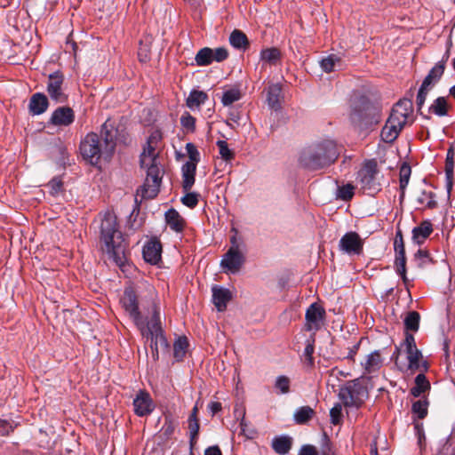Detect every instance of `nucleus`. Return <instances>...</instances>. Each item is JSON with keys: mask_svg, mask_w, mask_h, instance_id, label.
Listing matches in <instances>:
<instances>
[{"mask_svg": "<svg viewBox=\"0 0 455 455\" xmlns=\"http://www.w3.org/2000/svg\"><path fill=\"white\" fill-rule=\"evenodd\" d=\"M176 428V422L171 416H166L164 418V423L160 430L162 436L168 440L174 434Z\"/></svg>", "mask_w": 455, "mask_h": 455, "instance_id": "de8ad7c7", "label": "nucleus"}, {"mask_svg": "<svg viewBox=\"0 0 455 455\" xmlns=\"http://www.w3.org/2000/svg\"><path fill=\"white\" fill-rule=\"evenodd\" d=\"M413 110L412 101L409 99L400 100L392 108L390 117L406 124Z\"/></svg>", "mask_w": 455, "mask_h": 455, "instance_id": "f3484780", "label": "nucleus"}, {"mask_svg": "<svg viewBox=\"0 0 455 455\" xmlns=\"http://www.w3.org/2000/svg\"><path fill=\"white\" fill-rule=\"evenodd\" d=\"M152 300H156L159 304L157 297L153 290L150 292V299L148 301L147 307L143 306L145 315H142L139 307V298L134 289L132 287L125 288L124 295L121 298V304L125 313L129 315L137 328L149 321L150 312L148 313V307H150Z\"/></svg>", "mask_w": 455, "mask_h": 455, "instance_id": "423d86ee", "label": "nucleus"}, {"mask_svg": "<svg viewBox=\"0 0 455 455\" xmlns=\"http://www.w3.org/2000/svg\"><path fill=\"white\" fill-rule=\"evenodd\" d=\"M149 321L138 327L143 337L150 340L151 356L154 361L159 359V348L168 349L169 344L161 324L160 306L152 300L148 307Z\"/></svg>", "mask_w": 455, "mask_h": 455, "instance_id": "20e7f679", "label": "nucleus"}, {"mask_svg": "<svg viewBox=\"0 0 455 455\" xmlns=\"http://www.w3.org/2000/svg\"><path fill=\"white\" fill-rule=\"evenodd\" d=\"M182 172V188L185 192H188L196 180V166L194 163H185L181 167Z\"/></svg>", "mask_w": 455, "mask_h": 455, "instance_id": "5701e85b", "label": "nucleus"}, {"mask_svg": "<svg viewBox=\"0 0 455 455\" xmlns=\"http://www.w3.org/2000/svg\"><path fill=\"white\" fill-rule=\"evenodd\" d=\"M444 73L443 62H437L424 78L421 85L431 89L442 78Z\"/></svg>", "mask_w": 455, "mask_h": 455, "instance_id": "b1692460", "label": "nucleus"}, {"mask_svg": "<svg viewBox=\"0 0 455 455\" xmlns=\"http://www.w3.org/2000/svg\"><path fill=\"white\" fill-rule=\"evenodd\" d=\"M216 145L219 148L221 158L226 162H230L235 158V153L228 148V144L225 140H218Z\"/></svg>", "mask_w": 455, "mask_h": 455, "instance_id": "09e8293b", "label": "nucleus"}, {"mask_svg": "<svg viewBox=\"0 0 455 455\" xmlns=\"http://www.w3.org/2000/svg\"><path fill=\"white\" fill-rule=\"evenodd\" d=\"M165 221L175 232H181L184 229L185 221L175 209H170L165 212Z\"/></svg>", "mask_w": 455, "mask_h": 455, "instance_id": "a878e982", "label": "nucleus"}, {"mask_svg": "<svg viewBox=\"0 0 455 455\" xmlns=\"http://www.w3.org/2000/svg\"><path fill=\"white\" fill-rule=\"evenodd\" d=\"M363 379V376H361L339 387L338 395L345 407L360 408L367 399L368 389Z\"/></svg>", "mask_w": 455, "mask_h": 455, "instance_id": "0eeeda50", "label": "nucleus"}, {"mask_svg": "<svg viewBox=\"0 0 455 455\" xmlns=\"http://www.w3.org/2000/svg\"><path fill=\"white\" fill-rule=\"evenodd\" d=\"M354 190H355V187L353 185H351V184L344 185V186L339 188L338 196H339V198H340L344 201H348V200L352 199V197L354 196Z\"/></svg>", "mask_w": 455, "mask_h": 455, "instance_id": "603ef678", "label": "nucleus"}, {"mask_svg": "<svg viewBox=\"0 0 455 455\" xmlns=\"http://www.w3.org/2000/svg\"><path fill=\"white\" fill-rule=\"evenodd\" d=\"M331 422L339 425L342 420V405L336 403L330 411Z\"/></svg>", "mask_w": 455, "mask_h": 455, "instance_id": "6e6d98bb", "label": "nucleus"}, {"mask_svg": "<svg viewBox=\"0 0 455 455\" xmlns=\"http://www.w3.org/2000/svg\"><path fill=\"white\" fill-rule=\"evenodd\" d=\"M315 411L309 406L299 407L294 413V420L297 424H306L314 416Z\"/></svg>", "mask_w": 455, "mask_h": 455, "instance_id": "a19ab883", "label": "nucleus"}, {"mask_svg": "<svg viewBox=\"0 0 455 455\" xmlns=\"http://www.w3.org/2000/svg\"><path fill=\"white\" fill-rule=\"evenodd\" d=\"M281 59V52L275 48H267L260 52V60L270 65H276Z\"/></svg>", "mask_w": 455, "mask_h": 455, "instance_id": "c9c22d12", "label": "nucleus"}, {"mask_svg": "<svg viewBox=\"0 0 455 455\" xmlns=\"http://www.w3.org/2000/svg\"><path fill=\"white\" fill-rule=\"evenodd\" d=\"M403 345L405 347L408 368L411 371H427L428 363L423 360L421 351L417 347L415 338L412 333L405 332Z\"/></svg>", "mask_w": 455, "mask_h": 455, "instance_id": "9d476101", "label": "nucleus"}, {"mask_svg": "<svg viewBox=\"0 0 455 455\" xmlns=\"http://www.w3.org/2000/svg\"><path fill=\"white\" fill-rule=\"evenodd\" d=\"M378 173V163L375 159L366 161L358 172L361 188L368 195H374L381 189L376 177Z\"/></svg>", "mask_w": 455, "mask_h": 455, "instance_id": "6e6552de", "label": "nucleus"}, {"mask_svg": "<svg viewBox=\"0 0 455 455\" xmlns=\"http://www.w3.org/2000/svg\"><path fill=\"white\" fill-rule=\"evenodd\" d=\"M213 61L221 62L228 58V51L224 47L212 49Z\"/></svg>", "mask_w": 455, "mask_h": 455, "instance_id": "680f3d73", "label": "nucleus"}, {"mask_svg": "<svg viewBox=\"0 0 455 455\" xmlns=\"http://www.w3.org/2000/svg\"><path fill=\"white\" fill-rule=\"evenodd\" d=\"M429 91H430L429 88L420 85L419 90L417 94V99H416V105H417V108H418L419 112L421 110L422 107L424 106L427 93Z\"/></svg>", "mask_w": 455, "mask_h": 455, "instance_id": "bf43d9fd", "label": "nucleus"}, {"mask_svg": "<svg viewBox=\"0 0 455 455\" xmlns=\"http://www.w3.org/2000/svg\"><path fill=\"white\" fill-rule=\"evenodd\" d=\"M411 174V168L407 163H403L399 171L400 181V199L403 200L405 195V189L408 186L410 177Z\"/></svg>", "mask_w": 455, "mask_h": 455, "instance_id": "473e14b6", "label": "nucleus"}, {"mask_svg": "<svg viewBox=\"0 0 455 455\" xmlns=\"http://www.w3.org/2000/svg\"><path fill=\"white\" fill-rule=\"evenodd\" d=\"M299 455H317V451L315 446L305 444L300 448Z\"/></svg>", "mask_w": 455, "mask_h": 455, "instance_id": "338daca9", "label": "nucleus"}, {"mask_svg": "<svg viewBox=\"0 0 455 455\" xmlns=\"http://www.w3.org/2000/svg\"><path fill=\"white\" fill-rule=\"evenodd\" d=\"M56 77V73L51 74L49 76V84L47 86L48 92L50 96L56 100L57 99V82L53 81V79Z\"/></svg>", "mask_w": 455, "mask_h": 455, "instance_id": "0e129e2a", "label": "nucleus"}, {"mask_svg": "<svg viewBox=\"0 0 455 455\" xmlns=\"http://www.w3.org/2000/svg\"><path fill=\"white\" fill-rule=\"evenodd\" d=\"M199 429V420L188 421L190 455H193V449L197 443Z\"/></svg>", "mask_w": 455, "mask_h": 455, "instance_id": "a18cd8bd", "label": "nucleus"}, {"mask_svg": "<svg viewBox=\"0 0 455 455\" xmlns=\"http://www.w3.org/2000/svg\"><path fill=\"white\" fill-rule=\"evenodd\" d=\"M180 124L188 132H194L196 130V118L188 112H185L181 116Z\"/></svg>", "mask_w": 455, "mask_h": 455, "instance_id": "8fccbe9b", "label": "nucleus"}, {"mask_svg": "<svg viewBox=\"0 0 455 455\" xmlns=\"http://www.w3.org/2000/svg\"><path fill=\"white\" fill-rule=\"evenodd\" d=\"M433 231L432 222L429 220H425L421 221L419 225L413 228L411 231V240L415 244L420 246L430 236Z\"/></svg>", "mask_w": 455, "mask_h": 455, "instance_id": "6ab92c4d", "label": "nucleus"}, {"mask_svg": "<svg viewBox=\"0 0 455 455\" xmlns=\"http://www.w3.org/2000/svg\"><path fill=\"white\" fill-rule=\"evenodd\" d=\"M212 301L219 312H223L227 309L228 302L233 299L232 291L225 287L220 285H213L212 287Z\"/></svg>", "mask_w": 455, "mask_h": 455, "instance_id": "dca6fc26", "label": "nucleus"}, {"mask_svg": "<svg viewBox=\"0 0 455 455\" xmlns=\"http://www.w3.org/2000/svg\"><path fill=\"white\" fill-rule=\"evenodd\" d=\"M186 150L189 158L187 163H194V165L197 166V164L200 162V153L195 144L191 142L187 143Z\"/></svg>", "mask_w": 455, "mask_h": 455, "instance_id": "3c124183", "label": "nucleus"}, {"mask_svg": "<svg viewBox=\"0 0 455 455\" xmlns=\"http://www.w3.org/2000/svg\"><path fill=\"white\" fill-rule=\"evenodd\" d=\"M244 261V256L240 250H235V247L229 248L223 255L220 267L227 274H236L241 269Z\"/></svg>", "mask_w": 455, "mask_h": 455, "instance_id": "ddd939ff", "label": "nucleus"}, {"mask_svg": "<svg viewBox=\"0 0 455 455\" xmlns=\"http://www.w3.org/2000/svg\"><path fill=\"white\" fill-rule=\"evenodd\" d=\"M320 455H335L331 440L325 433L321 442Z\"/></svg>", "mask_w": 455, "mask_h": 455, "instance_id": "864d4df0", "label": "nucleus"}, {"mask_svg": "<svg viewBox=\"0 0 455 455\" xmlns=\"http://www.w3.org/2000/svg\"><path fill=\"white\" fill-rule=\"evenodd\" d=\"M12 431V425L6 420L0 419V435H7Z\"/></svg>", "mask_w": 455, "mask_h": 455, "instance_id": "774afa93", "label": "nucleus"}, {"mask_svg": "<svg viewBox=\"0 0 455 455\" xmlns=\"http://www.w3.org/2000/svg\"><path fill=\"white\" fill-rule=\"evenodd\" d=\"M326 311L324 307L317 303H312L306 310L304 328L307 331H313L314 335L324 324Z\"/></svg>", "mask_w": 455, "mask_h": 455, "instance_id": "9b49d317", "label": "nucleus"}, {"mask_svg": "<svg viewBox=\"0 0 455 455\" xmlns=\"http://www.w3.org/2000/svg\"><path fill=\"white\" fill-rule=\"evenodd\" d=\"M162 244L160 241L152 239L148 242L143 248L144 259L153 265L161 260Z\"/></svg>", "mask_w": 455, "mask_h": 455, "instance_id": "aec40b11", "label": "nucleus"}, {"mask_svg": "<svg viewBox=\"0 0 455 455\" xmlns=\"http://www.w3.org/2000/svg\"><path fill=\"white\" fill-rule=\"evenodd\" d=\"M208 100V95L203 91L193 90L187 98L188 108L194 109L199 108Z\"/></svg>", "mask_w": 455, "mask_h": 455, "instance_id": "2f4dec72", "label": "nucleus"}, {"mask_svg": "<svg viewBox=\"0 0 455 455\" xmlns=\"http://www.w3.org/2000/svg\"><path fill=\"white\" fill-rule=\"evenodd\" d=\"M404 126L405 124L389 116L381 130V140L386 143H393L397 139Z\"/></svg>", "mask_w": 455, "mask_h": 455, "instance_id": "a211bd4d", "label": "nucleus"}, {"mask_svg": "<svg viewBox=\"0 0 455 455\" xmlns=\"http://www.w3.org/2000/svg\"><path fill=\"white\" fill-rule=\"evenodd\" d=\"M428 405L427 398L417 400L411 405V412L417 419H423L427 416Z\"/></svg>", "mask_w": 455, "mask_h": 455, "instance_id": "72a5a7b5", "label": "nucleus"}, {"mask_svg": "<svg viewBox=\"0 0 455 455\" xmlns=\"http://www.w3.org/2000/svg\"><path fill=\"white\" fill-rule=\"evenodd\" d=\"M48 104V99L44 94L40 92L35 93L29 100V112L32 115H41L47 109Z\"/></svg>", "mask_w": 455, "mask_h": 455, "instance_id": "4be33fe9", "label": "nucleus"}, {"mask_svg": "<svg viewBox=\"0 0 455 455\" xmlns=\"http://www.w3.org/2000/svg\"><path fill=\"white\" fill-rule=\"evenodd\" d=\"M282 86L279 84H273L267 88V101L270 108L278 109L281 107Z\"/></svg>", "mask_w": 455, "mask_h": 455, "instance_id": "cd10ccee", "label": "nucleus"}, {"mask_svg": "<svg viewBox=\"0 0 455 455\" xmlns=\"http://www.w3.org/2000/svg\"><path fill=\"white\" fill-rule=\"evenodd\" d=\"M340 62H341V60L339 57H338L335 54H331L328 57L323 58L321 60L320 64H321V68H323V71L330 73V72L334 71L335 67L337 65H339Z\"/></svg>", "mask_w": 455, "mask_h": 455, "instance_id": "49530a36", "label": "nucleus"}, {"mask_svg": "<svg viewBox=\"0 0 455 455\" xmlns=\"http://www.w3.org/2000/svg\"><path fill=\"white\" fill-rule=\"evenodd\" d=\"M188 347L187 337L180 336L173 344V356L177 361H182Z\"/></svg>", "mask_w": 455, "mask_h": 455, "instance_id": "f704fd0d", "label": "nucleus"}, {"mask_svg": "<svg viewBox=\"0 0 455 455\" xmlns=\"http://www.w3.org/2000/svg\"><path fill=\"white\" fill-rule=\"evenodd\" d=\"M242 98L241 91L238 88H232L224 92L221 102L224 106H229Z\"/></svg>", "mask_w": 455, "mask_h": 455, "instance_id": "c03bdc74", "label": "nucleus"}, {"mask_svg": "<svg viewBox=\"0 0 455 455\" xmlns=\"http://www.w3.org/2000/svg\"><path fill=\"white\" fill-rule=\"evenodd\" d=\"M383 365V358L379 350H375L369 354L362 366L365 374H371L378 371Z\"/></svg>", "mask_w": 455, "mask_h": 455, "instance_id": "412c9836", "label": "nucleus"}, {"mask_svg": "<svg viewBox=\"0 0 455 455\" xmlns=\"http://www.w3.org/2000/svg\"><path fill=\"white\" fill-rule=\"evenodd\" d=\"M118 129L115 121L107 119L102 124L100 135L96 132L88 133L80 143V152L84 159L96 165L100 159H109L115 152Z\"/></svg>", "mask_w": 455, "mask_h": 455, "instance_id": "f257e3e1", "label": "nucleus"}, {"mask_svg": "<svg viewBox=\"0 0 455 455\" xmlns=\"http://www.w3.org/2000/svg\"><path fill=\"white\" fill-rule=\"evenodd\" d=\"M275 387L280 390L282 394H287L290 391V379L286 376L277 377Z\"/></svg>", "mask_w": 455, "mask_h": 455, "instance_id": "13d9d810", "label": "nucleus"}, {"mask_svg": "<svg viewBox=\"0 0 455 455\" xmlns=\"http://www.w3.org/2000/svg\"><path fill=\"white\" fill-rule=\"evenodd\" d=\"M416 202L419 205L425 209H435L438 206L436 201V195L433 191L422 190L416 198Z\"/></svg>", "mask_w": 455, "mask_h": 455, "instance_id": "bb28decb", "label": "nucleus"}, {"mask_svg": "<svg viewBox=\"0 0 455 455\" xmlns=\"http://www.w3.org/2000/svg\"><path fill=\"white\" fill-rule=\"evenodd\" d=\"M148 165L141 166L147 168V177L142 186V196L144 198H155L159 193L162 183V171L157 161L148 162Z\"/></svg>", "mask_w": 455, "mask_h": 455, "instance_id": "1a4fd4ad", "label": "nucleus"}, {"mask_svg": "<svg viewBox=\"0 0 455 455\" xmlns=\"http://www.w3.org/2000/svg\"><path fill=\"white\" fill-rule=\"evenodd\" d=\"M339 249L350 255H360L363 250V241L356 232H347L339 240Z\"/></svg>", "mask_w": 455, "mask_h": 455, "instance_id": "2eb2a0df", "label": "nucleus"}, {"mask_svg": "<svg viewBox=\"0 0 455 455\" xmlns=\"http://www.w3.org/2000/svg\"><path fill=\"white\" fill-rule=\"evenodd\" d=\"M199 195L195 192L187 193L182 198L181 203L187 207L193 209L198 204Z\"/></svg>", "mask_w": 455, "mask_h": 455, "instance_id": "4d7b16f0", "label": "nucleus"}, {"mask_svg": "<svg viewBox=\"0 0 455 455\" xmlns=\"http://www.w3.org/2000/svg\"><path fill=\"white\" fill-rule=\"evenodd\" d=\"M339 155L336 143L331 140H324L305 148L300 152L299 162L306 169L318 170L333 164Z\"/></svg>", "mask_w": 455, "mask_h": 455, "instance_id": "7ed1b4c3", "label": "nucleus"}, {"mask_svg": "<svg viewBox=\"0 0 455 455\" xmlns=\"http://www.w3.org/2000/svg\"><path fill=\"white\" fill-rule=\"evenodd\" d=\"M380 116V108L368 97L360 95L351 100L349 119L354 126L367 129L379 124Z\"/></svg>", "mask_w": 455, "mask_h": 455, "instance_id": "39448f33", "label": "nucleus"}, {"mask_svg": "<svg viewBox=\"0 0 455 455\" xmlns=\"http://www.w3.org/2000/svg\"><path fill=\"white\" fill-rule=\"evenodd\" d=\"M422 371L415 378V386L411 388L410 393L414 397H419L422 393L430 389V383Z\"/></svg>", "mask_w": 455, "mask_h": 455, "instance_id": "7c9ffc66", "label": "nucleus"}, {"mask_svg": "<svg viewBox=\"0 0 455 455\" xmlns=\"http://www.w3.org/2000/svg\"><path fill=\"white\" fill-rule=\"evenodd\" d=\"M75 121V112L69 107H59V127L69 126Z\"/></svg>", "mask_w": 455, "mask_h": 455, "instance_id": "58836bf2", "label": "nucleus"}, {"mask_svg": "<svg viewBox=\"0 0 455 455\" xmlns=\"http://www.w3.org/2000/svg\"><path fill=\"white\" fill-rule=\"evenodd\" d=\"M314 351H315V339L312 338L311 339L307 340L306 347H305L304 353H303L306 360L307 361V363L310 366L314 365V357H313Z\"/></svg>", "mask_w": 455, "mask_h": 455, "instance_id": "5fc2aeb1", "label": "nucleus"}, {"mask_svg": "<svg viewBox=\"0 0 455 455\" xmlns=\"http://www.w3.org/2000/svg\"><path fill=\"white\" fill-rule=\"evenodd\" d=\"M394 250H395V267L398 275L401 276L403 283H406L408 281L406 273V254L405 246L402 231L399 229L395 233L394 240Z\"/></svg>", "mask_w": 455, "mask_h": 455, "instance_id": "f8f14e48", "label": "nucleus"}, {"mask_svg": "<svg viewBox=\"0 0 455 455\" xmlns=\"http://www.w3.org/2000/svg\"><path fill=\"white\" fill-rule=\"evenodd\" d=\"M413 260L419 267H425L426 266L434 263V260L427 250L419 249L413 255Z\"/></svg>", "mask_w": 455, "mask_h": 455, "instance_id": "37998d69", "label": "nucleus"}, {"mask_svg": "<svg viewBox=\"0 0 455 455\" xmlns=\"http://www.w3.org/2000/svg\"><path fill=\"white\" fill-rule=\"evenodd\" d=\"M212 57V49L209 47H204L198 51L195 57V60L197 66L205 67L211 65L213 62Z\"/></svg>", "mask_w": 455, "mask_h": 455, "instance_id": "ea45409f", "label": "nucleus"}, {"mask_svg": "<svg viewBox=\"0 0 455 455\" xmlns=\"http://www.w3.org/2000/svg\"><path fill=\"white\" fill-rule=\"evenodd\" d=\"M229 43L234 48L239 50H246L250 45L247 36L243 31L238 29H235L230 34Z\"/></svg>", "mask_w": 455, "mask_h": 455, "instance_id": "c756f323", "label": "nucleus"}, {"mask_svg": "<svg viewBox=\"0 0 455 455\" xmlns=\"http://www.w3.org/2000/svg\"><path fill=\"white\" fill-rule=\"evenodd\" d=\"M272 449L279 455L289 453L292 446V438L288 435H278L272 440Z\"/></svg>", "mask_w": 455, "mask_h": 455, "instance_id": "393cba45", "label": "nucleus"}, {"mask_svg": "<svg viewBox=\"0 0 455 455\" xmlns=\"http://www.w3.org/2000/svg\"><path fill=\"white\" fill-rule=\"evenodd\" d=\"M241 433L248 439H252L256 435V431L254 428L249 427L248 423L244 419H242L240 422Z\"/></svg>", "mask_w": 455, "mask_h": 455, "instance_id": "e2e57ef3", "label": "nucleus"}, {"mask_svg": "<svg viewBox=\"0 0 455 455\" xmlns=\"http://www.w3.org/2000/svg\"><path fill=\"white\" fill-rule=\"evenodd\" d=\"M100 243L109 258L124 270L128 262V243L120 231L117 218L113 212H106L101 220Z\"/></svg>", "mask_w": 455, "mask_h": 455, "instance_id": "f03ea898", "label": "nucleus"}, {"mask_svg": "<svg viewBox=\"0 0 455 455\" xmlns=\"http://www.w3.org/2000/svg\"><path fill=\"white\" fill-rule=\"evenodd\" d=\"M413 425H414L415 435L418 438V443L420 447H422L423 441H425V432H424L423 423L416 420V419L414 418Z\"/></svg>", "mask_w": 455, "mask_h": 455, "instance_id": "052dcab7", "label": "nucleus"}, {"mask_svg": "<svg viewBox=\"0 0 455 455\" xmlns=\"http://www.w3.org/2000/svg\"><path fill=\"white\" fill-rule=\"evenodd\" d=\"M454 156L455 152L452 148H450L447 151L445 159L446 186L449 191L452 188V180L454 175Z\"/></svg>", "mask_w": 455, "mask_h": 455, "instance_id": "c85d7f7f", "label": "nucleus"}, {"mask_svg": "<svg viewBox=\"0 0 455 455\" xmlns=\"http://www.w3.org/2000/svg\"><path fill=\"white\" fill-rule=\"evenodd\" d=\"M429 112L438 116L448 115V103L444 97L436 98L429 107Z\"/></svg>", "mask_w": 455, "mask_h": 455, "instance_id": "4c0bfd02", "label": "nucleus"}, {"mask_svg": "<svg viewBox=\"0 0 455 455\" xmlns=\"http://www.w3.org/2000/svg\"><path fill=\"white\" fill-rule=\"evenodd\" d=\"M156 146L151 143L147 142V147L143 149V152L140 155V165H148V162H156L157 161V154L156 153Z\"/></svg>", "mask_w": 455, "mask_h": 455, "instance_id": "79ce46f5", "label": "nucleus"}, {"mask_svg": "<svg viewBox=\"0 0 455 455\" xmlns=\"http://www.w3.org/2000/svg\"><path fill=\"white\" fill-rule=\"evenodd\" d=\"M132 405L134 413L139 417L150 415L156 408L150 394L145 389L138 391L133 399Z\"/></svg>", "mask_w": 455, "mask_h": 455, "instance_id": "4468645a", "label": "nucleus"}, {"mask_svg": "<svg viewBox=\"0 0 455 455\" xmlns=\"http://www.w3.org/2000/svg\"><path fill=\"white\" fill-rule=\"evenodd\" d=\"M420 315L417 311H410L404 318L406 332H417L419 328Z\"/></svg>", "mask_w": 455, "mask_h": 455, "instance_id": "e433bc0d", "label": "nucleus"}, {"mask_svg": "<svg viewBox=\"0 0 455 455\" xmlns=\"http://www.w3.org/2000/svg\"><path fill=\"white\" fill-rule=\"evenodd\" d=\"M162 132L160 130H155L151 132L147 142L151 143L157 146V144L162 140Z\"/></svg>", "mask_w": 455, "mask_h": 455, "instance_id": "69168bd1", "label": "nucleus"}]
</instances>
